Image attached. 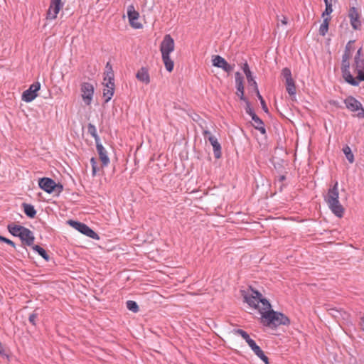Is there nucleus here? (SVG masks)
Instances as JSON below:
<instances>
[{
	"instance_id": "obj_1",
	"label": "nucleus",
	"mask_w": 364,
	"mask_h": 364,
	"mask_svg": "<svg viewBox=\"0 0 364 364\" xmlns=\"http://www.w3.org/2000/svg\"><path fill=\"white\" fill-rule=\"evenodd\" d=\"M261 322L266 326H278L289 325L290 320L284 314L271 309L268 300L262 301V307L259 309Z\"/></svg>"
},
{
	"instance_id": "obj_2",
	"label": "nucleus",
	"mask_w": 364,
	"mask_h": 364,
	"mask_svg": "<svg viewBox=\"0 0 364 364\" xmlns=\"http://www.w3.org/2000/svg\"><path fill=\"white\" fill-rule=\"evenodd\" d=\"M175 43L173 38L169 35H165L160 45V51L166 69L171 72L173 69L174 63L170 58V54L174 50Z\"/></svg>"
},
{
	"instance_id": "obj_3",
	"label": "nucleus",
	"mask_w": 364,
	"mask_h": 364,
	"mask_svg": "<svg viewBox=\"0 0 364 364\" xmlns=\"http://www.w3.org/2000/svg\"><path fill=\"white\" fill-rule=\"evenodd\" d=\"M244 299L250 306L259 311L262 307V301L267 300L262 298V294L258 291H255L252 289H251V293H247L244 296Z\"/></svg>"
},
{
	"instance_id": "obj_4",
	"label": "nucleus",
	"mask_w": 364,
	"mask_h": 364,
	"mask_svg": "<svg viewBox=\"0 0 364 364\" xmlns=\"http://www.w3.org/2000/svg\"><path fill=\"white\" fill-rule=\"evenodd\" d=\"M103 85V97H105V102L107 103L112 99L114 93V74L109 72L107 77H104Z\"/></svg>"
},
{
	"instance_id": "obj_5",
	"label": "nucleus",
	"mask_w": 364,
	"mask_h": 364,
	"mask_svg": "<svg viewBox=\"0 0 364 364\" xmlns=\"http://www.w3.org/2000/svg\"><path fill=\"white\" fill-rule=\"evenodd\" d=\"M361 56L362 48H360L358 50L354 57V62L353 64L354 71L358 75L355 79L358 80V83L360 81H364V59Z\"/></svg>"
},
{
	"instance_id": "obj_6",
	"label": "nucleus",
	"mask_w": 364,
	"mask_h": 364,
	"mask_svg": "<svg viewBox=\"0 0 364 364\" xmlns=\"http://www.w3.org/2000/svg\"><path fill=\"white\" fill-rule=\"evenodd\" d=\"M344 103L346 107L353 112H357L355 116L360 119L364 118V109L361 103L357 100L355 97L350 96L348 97L345 100Z\"/></svg>"
},
{
	"instance_id": "obj_7",
	"label": "nucleus",
	"mask_w": 364,
	"mask_h": 364,
	"mask_svg": "<svg viewBox=\"0 0 364 364\" xmlns=\"http://www.w3.org/2000/svg\"><path fill=\"white\" fill-rule=\"evenodd\" d=\"M69 224L85 235L95 240H98V235L86 224L74 220H70Z\"/></svg>"
},
{
	"instance_id": "obj_8",
	"label": "nucleus",
	"mask_w": 364,
	"mask_h": 364,
	"mask_svg": "<svg viewBox=\"0 0 364 364\" xmlns=\"http://www.w3.org/2000/svg\"><path fill=\"white\" fill-rule=\"evenodd\" d=\"M39 187L48 193H53L56 188L58 192L63 191V186L56 183L50 178H42L38 182Z\"/></svg>"
},
{
	"instance_id": "obj_9",
	"label": "nucleus",
	"mask_w": 364,
	"mask_h": 364,
	"mask_svg": "<svg viewBox=\"0 0 364 364\" xmlns=\"http://www.w3.org/2000/svg\"><path fill=\"white\" fill-rule=\"evenodd\" d=\"M41 88V84L36 82L30 85L29 88L25 90L22 94V100L26 102H31L38 96L37 92Z\"/></svg>"
},
{
	"instance_id": "obj_10",
	"label": "nucleus",
	"mask_w": 364,
	"mask_h": 364,
	"mask_svg": "<svg viewBox=\"0 0 364 364\" xmlns=\"http://www.w3.org/2000/svg\"><path fill=\"white\" fill-rule=\"evenodd\" d=\"M80 90L82 92V98L84 102L87 105H90L94 95L93 85L89 82H82L81 85Z\"/></svg>"
},
{
	"instance_id": "obj_11",
	"label": "nucleus",
	"mask_w": 364,
	"mask_h": 364,
	"mask_svg": "<svg viewBox=\"0 0 364 364\" xmlns=\"http://www.w3.org/2000/svg\"><path fill=\"white\" fill-rule=\"evenodd\" d=\"M341 71H342V75L346 82L349 83L351 85L353 86H358V80L355 79L353 75L350 74V63L349 61H346V60H342L341 63Z\"/></svg>"
},
{
	"instance_id": "obj_12",
	"label": "nucleus",
	"mask_w": 364,
	"mask_h": 364,
	"mask_svg": "<svg viewBox=\"0 0 364 364\" xmlns=\"http://www.w3.org/2000/svg\"><path fill=\"white\" fill-rule=\"evenodd\" d=\"M203 134L205 138H208V141L213 146L214 156L216 159L221 157V146L218 141V139L213 136L210 131L203 130Z\"/></svg>"
},
{
	"instance_id": "obj_13",
	"label": "nucleus",
	"mask_w": 364,
	"mask_h": 364,
	"mask_svg": "<svg viewBox=\"0 0 364 364\" xmlns=\"http://www.w3.org/2000/svg\"><path fill=\"white\" fill-rule=\"evenodd\" d=\"M348 17L352 28L354 30H360L361 28L362 23L360 19V14L355 7L353 6L350 8Z\"/></svg>"
},
{
	"instance_id": "obj_14",
	"label": "nucleus",
	"mask_w": 364,
	"mask_h": 364,
	"mask_svg": "<svg viewBox=\"0 0 364 364\" xmlns=\"http://www.w3.org/2000/svg\"><path fill=\"white\" fill-rule=\"evenodd\" d=\"M127 16L130 25L134 28H141L142 27L141 23L137 21L139 14L135 10L133 5H129L127 8Z\"/></svg>"
},
{
	"instance_id": "obj_15",
	"label": "nucleus",
	"mask_w": 364,
	"mask_h": 364,
	"mask_svg": "<svg viewBox=\"0 0 364 364\" xmlns=\"http://www.w3.org/2000/svg\"><path fill=\"white\" fill-rule=\"evenodd\" d=\"M213 65L223 69L226 73H230L234 68V65H230L223 57L220 55H213L212 58Z\"/></svg>"
},
{
	"instance_id": "obj_16",
	"label": "nucleus",
	"mask_w": 364,
	"mask_h": 364,
	"mask_svg": "<svg viewBox=\"0 0 364 364\" xmlns=\"http://www.w3.org/2000/svg\"><path fill=\"white\" fill-rule=\"evenodd\" d=\"M235 85L237 89V95L241 100H247L244 95L243 76L239 72L235 73Z\"/></svg>"
},
{
	"instance_id": "obj_17",
	"label": "nucleus",
	"mask_w": 364,
	"mask_h": 364,
	"mask_svg": "<svg viewBox=\"0 0 364 364\" xmlns=\"http://www.w3.org/2000/svg\"><path fill=\"white\" fill-rule=\"evenodd\" d=\"M338 199V181H336L334 185L328 189V193L324 198V200L326 202V203H330V202L337 200Z\"/></svg>"
},
{
	"instance_id": "obj_18",
	"label": "nucleus",
	"mask_w": 364,
	"mask_h": 364,
	"mask_svg": "<svg viewBox=\"0 0 364 364\" xmlns=\"http://www.w3.org/2000/svg\"><path fill=\"white\" fill-rule=\"evenodd\" d=\"M329 209L337 217L342 218L344 214V208L341 204L339 199L327 203Z\"/></svg>"
},
{
	"instance_id": "obj_19",
	"label": "nucleus",
	"mask_w": 364,
	"mask_h": 364,
	"mask_svg": "<svg viewBox=\"0 0 364 364\" xmlns=\"http://www.w3.org/2000/svg\"><path fill=\"white\" fill-rule=\"evenodd\" d=\"M19 237L28 246L32 245L35 240L33 232L26 227L22 230Z\"/></svg>"
},
{
	"instance_id": "obj_20",
	"label": "nucleus",
	"mask_w": 364,
	"mask_h": 364,
	"mask_svg": "<svg viewBox=\"0 0 364 364\" xmlns=\"http://www.w3.org/2000/svg\"><path fill=\"white\" fill-rule=\"evenodd\" d=\"M96 148H97V151L99 154L100 159L102 163V165L104 166H108V164H109V159L107 156V152L106 149L102 146L101 142L96 144Z\"/></svg>"
},
{
	"instance_id": "obj_21",
	"label": "nucleus",
	"mask_w": 364,
	"mask_h": 364,
	"mask_svg": "<svg viewBox=\"0 0 364 364\" xmlns=\"http://www.w3.org/2000/svg\"><path fill=\"white\" fill-rule=\"evenodd\" d=\"M136 77L139 81H140L146 85H147L150 82V76H149L148 70L144 67L141 68L137 71V73L136 74Z\"/></svg>"
},
{
	"instance_id": "obj_22",
	"label": "nucleus",
	"mask_w": 364,
	"mask_h": 364,
	"mask_svg": "<svg viewBox=\"0 0 364 364\" xmlns=\"http://www.w3.org/2000/svg\"><path fill=\"white\" fill-rule=\"evenodd\" d=\"M252 120L254 122V127L259 130L261 134H264L266 133V129L262 120L259 117H257V115L252 116Z\"/></svg>"
},
{
	"instance_id": "obj_23",
	"label": "nucleus",
	"mask_w": 364,
	"mask_h": 364,
	"mask_svg": "<svg viewBox=\"0 0 364 364\" xmlns=\"http://www.w3.org/2000/svg\"><path fill=\"white\" fill-rule=\"evenodd\" d=\"M24 228L25 227H23V226H21L19 225H16L14 223L9 224L7 226L9 232L12 235H14L15 237H18L21 235V233Z\"/></svg>"
},
{
	"instance_id": "obj_24",
	"label": "nucleus",
	"mask_w": 364,
	"mask_h": 364,
	"mask_svg": "<svg viewBox=\"0 0 364 364\" xmlns=\"http://www.w3.org/2000/svg\"><path fill=\"white\" fill-rule=\"evenodd\" d=\"M62 8H60L59 6H57L55 5L54 6V5H52L50 4L48 10L47 11V16H46L47 19H50V20L55 19L57 18L58 14L59 13L60 10Z\"/></svg>"
},
{
	"instance_id": "obj_25",
	"label": "nucleus",
	"mask_w": 364,
	"mask_h": 364,
	"mask_svg": "<svg viewBox=\"0 0 364 364\" xmlns=\"http://www.w3.org/2000/svg\"><path fill=\"white\" fill-rule=\"evenodd\" d=\"M22 206L23 208V211L25 214L31 218H33L36 215V210L34 208V206L31 204L28 203H23Z\"/></svg>"
},
{
	"instance_id": "obj_26",
	"label": "nucleus",
	"mask_w": 364,
	"mask_h": 364,
	"mask_svg": "<svg viewBox=\"0 0 364 364\" xmlns=\"http://www.w3.org/2000/svg\"><path fill=\"white\" fill-rule=\"evenodd\" d=\"M286 90L289 95L293 98L296 97V86L294 80L285 82Z\"/></svg>"
},
{
	"instance_id": "obj_27",
	"label": "nucleus",
	"mask_w": 364,
	"mask_h": 364,
	"mask_svg": "<svg viewBox=\"0 0 364 364\" xmlns=\"http://www.w3.org/2000/svg\"><path fill=\"white\" fill-rule=\"evenodd\" d=\"M331 21V18L324 17L323 23L321 24L319 28V34L322 36H324L328 30L329 22Z\"/></svg>"
},
{
	"instance_id": "obj_28",
	"label": "nucleus",
	"mask_w": 364,
	"mask_h": 364,
	"mask_svg": "<svg viewBox=\"0 0 364 364\" xmlns=\"http://www.w3.org/2000/svg\"><path fill=\"white\" fill-rule=\"evenodd\" d=\"M252 350L258 358L263 360L265 363V364H269V360L267 356L265 355V354L264 353V352L259 346L257 345V346L252 349Z\"/></svg>"
},
{
	"instance_id": "obj_29",
	"label": "nucleus",
	"mask_w": 364,
	"mask_h": 364,
	"mask_svg": "<svg viewBox=\"0 0 364 364\" xmlns=\"http://www.w3.org/2000/svg\"><path fill=\"white\" fill-rule=\"evenodd\" d=\"M87 132L95 139L96 144L100 142V139L97 134V129L95 125L89 123L87 125Z\"/></svg>"
},
{
	"instance_id": "obj_30",
	"label": "nucleus",
	"mask_w": 364,
	"mask_h": 364,
	"mask_svg": "<svg viewBox=\"0 0 364 364\" xmlns=\"http://www.w3.org/2000/svg\"><path fill=\"white\" fill-rule=\"evenodd\" d=\"M343 151L350 164H353L354 162V155L352 153L350 148L348 146H345L343 149Z\"/></svg>"
},
{
	"instance_id": "obj_31",
	"label": "nucleus",
	"mask_w": 364,
	"mask_h": 364,
	"mask_svg": "<svg viewBox=\"0 0 364 364\" xmlns=\"http://www.w3.org/2000/svg\"><path fill=\"white\" fill-rule=\"evenodd\" d=\"M33 250L38 253L39 255H41L43 259H45L46 261L49 260V256L48 255L46 251L39 245H33Z\"/></svg>"
},
{
	"instance_id": "obj_32",
	"label": "nucleus",
	"mask_w": 364,
	"mask_h": 364,
	"mask_svg": "<svg viewBox=\"0 0 364 364\" xmlns=\"http://www.w3.org/2000/svg\"><path fill=\"white\" fill-rule=\"evenodd\" d=\"M326 9L324 11L322 14V17L324 18L325 16H328L333 12V8H332V0H323Z\"/></svg>"
},
{
	"instance_id": "obj_33",
	"label": "nucleus",
	"mask_w": 364,
	"mask_h": 364,
	"mask_svg": "<svg viewBox=\"0 0 364 364\" xmlns=\"http://www.w3.org/2000/svg\"><path fill=\"white\" fill-rule=\"evenodd\" d=\"M126 306H127V308L129 311H131L134 313H136L139 311V306L136 304V302L134 301H132V300L127 301L126 303Z\"/></svg>"
},
{
	"instance_id": "obj_34",
	"label": "nucleus",
	"mask_w": 364,
	"mask_h": 364,
	"mask_svg": "<svg viewBox=\"0 0 364 364\" xmlns=\"http://www.w3.org/2000/svg\"><path fill=\"white\" fill-rule=\"evenodd\" d=\"M248 84L250 86L252 87L255 91L259 90L257 82L255 80L254 77L252 75V73L246 75Z\"/></svg>"
},
{
	"instance_id": "obj_35",
	"label": "nucleus",
	"mask_w": 364,
	"mask_h": 364,
	"mask_svg": "<svg viewBox=\"0 0 364 364\" xmlns=\"http://www.w3.org/2000/svg\"><path fill=\"white\" fill-rule=\"evenodd\" d=\"M282 75L285 79V82L293 80V78L291 77V72L289 68H283L282 70Z\"/></svg>"
},
{
	"instance_id": "obj_36",
	"label": "nucleus",
	"mask_w": 364,
	"mask_h": 364,
	"mask_svg": "<svg viewBox=\"0 0 364 364\" xmlns=\"http://www.w3.org/2000/svg\"><path fill=\"white\" fill-rule=\"evenodd\" d=\"M235 333L236 334H238L240 336H241V337L246 341L247 342V341H250L251 339V338L250 337L249 334L243 331L242 329H236L235 330Z\"/></svg>"
},
{
	"instance_id": "obj_37",
	"label": "nucleus",
	"mask_w": 364,
	"mask_h": 364,
	"mask_svg": "<svg viewBox=\"0 0 364 364\" xmlns=\"http://www.w3.org/2000/svg\"><path fill=\"white\" fill-rule=\"evenodd\" d=\"M257 94V97H258L259 100L260 101L262 108L265 112H268V108L267 107V105L265 103L264 100L263 99L262 96L260 95L259 91L257 90L255 92Z\"/></svg>"
},
{
	"instance_id": "obj_38",
	"label": "nucleus",
	"mask_w": 364,
	"mask_h": 364,
	"mask_svg": "<svg viewBox=\"0 0 364 364\" xmlns=\"http://www.w3.org/2000/svg\"><path fill=\"white\" fill-rule=\"evenodd\" d=\"M245 102H246V113L249 114L251 117V118L252 117V116L257 115L254 109L252 108L250 102L248 100H246Z\"/></svg>"
},
{
	"instance_id": "obj_39",
	"label": "nucleus",
	"mask_w": 364,
	"mask_h": 364,
	"mask_svg": "<svg viewBox=\"0 0 364 364\" xmlns=\"http://www.w3.org/2000/svg\"><path fill=\"white\" fill-rule=\"evenodd\" d=\"M90 163H91L92 168V175L95 176L97 172V162H96L95 159L92 157L90 159Z\"/></svg>"
},
{
	"instance_id": "obj_40",
	"label": "nucleus",
	"mask_w": 364,
	"mask_h": 364,
	"mask_svg": "<svg viewBox=\"0 0 364 364\" xmlns=\"http://www.w3.org/2000/svg\"><path fill=\"white\" fill-rule=\"evenodd\" d=\"M50 4L54 6L55 5L60 8H63L64 6V3L62 2V0H51Z\"/></svg>"
},
{
	"instance_id": "obj_41",
	"label": "nucleus",
	"mask_w": 364,
	"mask_h": 364,
	"mask_svg": "<svg viewBox=\"0 0 364 364\" xmlns=\"http://www.w3.org/2000/svg\"><path fill=\"white\" fill-rule=\"evenodd\" d=\"M105 68H106V73L105 74V77H107V75L109 74V72L112 74H114L113 70H112V67L111 64L109 62L107 63Z\"/></svg>"
},
{
	"instance_id": "obj_42",
	"label": "nucleus",
	"mask_w": 364,
	"mask_h": 364,
	"mask_svg": "<svg viewBox=\"0 0 364 364\" xmlns=\"http://www.w3.org/2000/svg\"><path fill=\"white\" fill-rule=\"evenodd\" d=\"M242 70L245 75L251 73L252 72L250 70L249 65L247 63H244L242 65Z\"/></svg>"
},
{
	"instance_id": "obj_43",
	"label": "nucleus",
	"mask_w": 364,
	"mask_h": 364,
	"mask_svg": "<svg viewBox=\"0 0 364 364\" xmlns=\"http://www.w3.org/2000/svg\"><path fill=\"white\" fill-rule=\"evenodd\" d=\"M329 311L330 314H331L334 317H338L341 314L340 311L336 309H331L329 310Z\"/></svg>"
},
{
	"instance_id": "obj_44",
	"label": "nucleus",
	"mask_w": 364,
	"mask_h": 364,
	"mask_svg": "<svg viewBox=\"0 0 364 364\" xmlns=\"http://www.w3.org/2000/svg\"><path fill=\"white\" fill-rule=\"evenodd\" d=\"M37 318V314H31L30 316H29V321L33 324V325H36V319Z\"/></svg>"
},
{
	"instance_id": "obj_45",
	"label": "nucleus",
	"mask_w": 364,
	"mask_h": 364,
	"mask_svg": "<svg viewBox=\"0 0 364 364\" xmlns=\"http://www.w3.org/2000/svg\"><path fill=\"white\" fill-rule=\"evenodd\" d=\"M2 242H4L5 243L8 244V245H10L11 246L15 247V243L11 241V240L8 239V238H6L4 237H3L2 238Z\"/></svg>"
},
{
	"instance_id": "obj_46",
	"label": "nucleus",
	"mask_w": 364,
	"mask_h": 364,
	"mask_svg": "<svg viewBox=\"0 0 364 364\" xmlns=\"http://www.w3.org/2000/svg\"><path fill=\"white\" fill-rule=\"evenodd\" d=\"M247 343L248 344L251 350L253 349L255 346H257V343L252 338L250 341H247Z\"/></svg>"
},
{
	"instance_id": "obj_47",
	"label": "nucleus",
	"mask_w": 364,
	"mask_h": 364,
	"mask_svg": "<svg viewBox=\"0 0 364 364\" xmlns=\"http://www.w3.org/2000/svg\"><path fill=\"white\" fill-rule=\"evenodd\" d=\"M349 58L350 55L347 52H346L342 56V60H346V61H349Z\"/></svg>"
},
{
	"instance_id": "obj_48",
	"label": "nucleus",
	"mask_w": 364,
	"mask_h": 364,
	"mask_svg": "<svg viewBox=\"0 0 364 364\" xmlns=\"http://www.w3.org/2000/svg\"><path fill=\"white\" fill-rule=\"evenodd\" d=\"M281 21V23L284 25H287V17L282 16V19L280 20Z\"/></svg>"
},
{
	"instance_id": "obj_49",
	"label": "nucleus",
	"mask_w": 364,
	"mask_h": 364,
	"mask_svg": "<svg viewBox=\"0 0 364 364\" xmlns=\"http://www.w3.org/2000/svg\"><path fill=\"white\" fill-rule=\"evenodd\" d=\"M3 237L0 235V241L2 240Z\"/></svg>"
}]
</instances>
